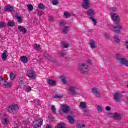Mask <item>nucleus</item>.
Segmentation results:
<instances>
[{"label": "nucleus", "instance_id": "nucleus-1", "mask_svg": "<svg viewBox=\"0 0 128 128\" xmlns=\"http://www.w3.org/2000/svg\"><path fill=\"white\" fill-rule=\"evenodd\" d=\"M78 68L80 72H86L88 71V66L84 63H80Z\"/></svg>", "mask_w": 128, "mask_h": 128}, {"label": "nucleus", "instance_id": "nucleus-2", "mask_svg": "<svg viewBox=\"0 0 128 128\" xmlns=\"http://www.w3.org/2000/svg\"><path fill=\"white\" fill-rule=\"evenodd\" d=\"M116 58L120 64L128 67V61L126 60V58H120V54H116Z\"/></svg>", "mask_w": 128, "mask_h": 128}, {"label": "nucleus", "instance_id": "nucleus-3", "mask_svg": "<svg viewBox=\"0 0 128 128\" xmlns=\"http://www.w3.org/2000/svg\"><path fill=\"white\" fill-rule=\"evenodd\" d=\"M8 110L10 114H14L18 110V106L16 104H13L8 108Z\"/></svg>", "mask_w": 128, "mask_h": 128}, {"label": "nucleus", "instance_id": "nucleus-4", "mask_svg": "<svg viewBox=\"0 0 128 128\" xmlns=\"http://www.w3.org/2000/svg\"><path fill=\"white\" fill-rule=\"evenodd\" d=\"M42 118H38L32 123V126L34 128H40L42 124Z\"/></svg>", "mask_w": 128, "mask_h": 128}, {"label": "nucleus", "instance_id": "nucleus-5", "mask_svg": "<svg viewBox=\"0 0 128 128\" xmlns=\"http://www.w3.org/2000/svg\"><path fill=\"white\" fill-rule=\"evenodd\" d=\"M76 87L74 86H70L68 89V94L69 96H76L78 94L76 93Z\"/></svg>", "mask_w": 128, "mask_h": 128}, {"label": "nucleus", "instance_id": "nucleus-6", "mask_svg": "<svg viewBox=\"0 0 128 128\" xmlns=\"http://www.w3.org/2000/svg\"><path fill=\"white\" fill-rule=\"evenodd\" d=\"M122 94L120 92H116L114 94V100L116 102H122Z\"/></svg>", "mask_w": 128, "mask_h": 128}, {"label": "nucleus", "instance_id": "nucleus-7", "mask_svg": "<svg viewBox=\"0 0 128 128\" xmlns=\"http://www.w3.org/2000/svg\"><path fill=\"white\" fill-rule=\"evenodd\" d=\"M114 32L116 34H120V31L122 30V26L120 23V22H117L116 26H113Z\"/></svg>", "mask_w": 128, "mask_h": 128}, {"label": "nucleus", "instance_id": "nucleus-8", "mask_svg": "<svg viewBox=\"0 0 128 128\" xmlns=\"http://www.w3.org/2000/svg\"><path fill=\"white\" fill-rule=\"evenodd\" d=\"M110 114L112 115V118L115 120H120L122 119V115L118 112H114V113H109Z\"/></svg>", "mask_w": 128, "mask_h": 128}, {"label": "nucleus", "instance_id": "nucleus-9", "mask_svg": "<svg viewBox=\"0 0 128 128\" xmlns=\"http://www.w3.org/2000/svg\"><path fill=\"white\" fill-rule=\"evenodd\" d=\"M4 10L5 12H14V6H12L10 4H8L4 6Z\"/></svg>", "mask_w": 128, "mask_h": 128}, {"label": "nucleus", "instance_id": "nucleus-10", "mask_svg": "<svg viewBox=\"0 0 128 128\" xmlns=\"http://www.w3.org/2000/svg\"><path fill=\"white\" fill-rule=\"evenodd\" d=\"M82 6L85 10H88L90 8V0H84V3L82 4Z\"/></svg>", "mask_w": 128, "mask_h": 128}, {"label": "nucleus", "instance_id": "nucleus-11", "mask_svg": "<svg viewBox=\"0 0 128 128\" xmlns=\"http://www.w3.org/2000/svg\"><path fill=\"white\" fill-rule=\"evenodd\" d=\"M112 20L114 22H120V16L116 14L113 13L112 16Z\"/></svg>", "mask_w": 128, "mask_h": 128}, {"label": "nucleus", "instance_id": "nucleus-12", "mask_svg": "<svg viewBox=\"0 0 128 128\" xmlns=\"http://www.w3.org/2000/svg\"><path fill=\"white\" fill-rule=\"evenodd\" d=\"M92 92L93 94H95L96 98H100V92L98 90V88H92Z\"/></svg>", "mask_w": 128, "mask_h": 128}, {"label": "nucleus", "instance_id": "nucleus-13", "mask_svg": "<svg viewBox=\"0 0 128 128\" xmlns=\"http://www.w3.org/2000/svg\"><path fill=\"white\" fill-rule=\"evenodd\" d=\"M43 56L45 58H46V60H49V62H54V59L52 58H50V54L48 53H44L43 54Z\"/></svg>", "mask_w": 128, "mask_h": 128}, {"label": "nucleus", "instance_id": "nucleus-14", "mask_svg": "<svg viewBox=\"0 0 128 128\" xmlns=\"http://www.w3.org/2000/svg\"><path fill=\"white\" fill-rule=\"evenodd\" d=\"M90 45V46L91 48L94 49L96 48V41L94 40H91L89 42Z\"/></svg>", "mask_w": 128, "mask_h": 128}, {"label": "nucleus", "instance_id": "nucleus-15", "mask_svg": "<svg viewBox=\"0 0 128 128\" xmlns=\"http://www.w3.org/2000/svg\"><path fill=\"white\" fill-rule=\"evenodd\" d=\"M28 78H31L32 80H34V78H35V77H34V70L30 71V72L28 74Z\"/></svg>", "mask_w": 128, "mask_h": 128}, {"label": "nucleus", "instance_id": "nucleus-16", "mask_svg": "<svg viewBox=\"0 0 128 128\" xmlns=\"http://www.w3.org/2000/svg\"><path fill=\"white\" fill-rule=\"evenodd\" d=\"M18 30L20 32H22L24 34H26V29L22 26H18Z\"/></svg>", "mask_w": 128, "mask_h": 128}, {"label": "nucleus", "instance_id": "nucleus-17", "mask_svg": "<svg viewBox=\"0 0 128 128\" xmlns=\"http://www.w3.org/2000/svg\"><path fill=\"white\" fill-rule=\"evenodd\" d=\"M70 113V107L66 104H64V114Z\"/></svg>", "mask_w": 128, "mask_h": 128}, {"label": "nucleus", "instance_id": "nucleus-18", "mask_svg": "<svg viewBox=\"0 0 128 128\" xmlns=\"http://www.w3.org/2000/svg\"><path fill=\"white\" fill-rule=\"evenodd\" d=\"M67 118L68 120H69V122H70V124H74V117H72V116H67Z\"/></svg>", "mask_w": 128, "mask_h": 128}, {"label": "nucleus", "instance_id": "nucleus-19", "mask_svg": "<svg viewBox=\"0 0 128 128\" xmlns=\"http://www.w3.org/2000/svg\"><path fill=\"white\" fill-rule=\"evenodd\" d=\"M62 112H63L64 114V104L60 105V109L59 110V114H61V116L62 115Z\"/></svg>", "mask_w": 128, "mask_h": 128}, {"label": "nucleus", "instance_id": "nucleus-20", "mask_svg": "<svg viewBox=\"0 0 128 128\" xmlns=\"http://www.w3.org/2000/svg\"><path fill=\"white\" fill-rule=\"evenodd\" d=\"M48 83L50 86H56V82L52 79L48 80Z\"/></svg>", "mask_w": 128, "mask_h": 128}, {"label": "nucleus", "instance_id": "nucleus-21", "mask_svg": "<svg viewBox=\"0 0 128 128\" xmlns=\"http://www.w3.org/2000/svg\"><path fill=\"white\" fill-rule=\"evenodd\" d=\"M94 12V9H89L87 12V14L90 16H92Z\"/></svg>", "mask_w": 128, "mask_h": 128}, {"label": "nucleus", "instance_id": "nucleus-22", "mask_svg": "<svg viewBox=\"0 0 128 128\" xmlns=\"http://www.w3.org/2000/svg\"><path fill=\"white\" fill-rule=\"evenodd\" d=\"M20 60L22 62H24V64H26L28 62V57L26 56H22L20 57Z\"/></svg>", "mask_w": 128, "mask_h": 128}, {"label": "nucleus", "instance_id": "nucleus-23", "mask_svg": "<svg viewBox=\"0 0 128 128\" xmlns=\"http://www.w3.org/2000/svg\"><path fill=\"white\" fill-rule=\"evenodd\" d=\"M76 126L77 128H84L86 127V124L80 122H77L76 124Z\"/></svg>", "mask_w": 128, "mask_h": 128}, {"label": "nucleus", "instance_id": "nucleus-24", "mask_svg": "<svg viewBox=\"0 0 128 128\" xmlns=\"http://www.w3.org/2000/svg\"><path fill=\"white\" fill-rule=\"evenodd\" d=\"M15 18L18 19V24H22V17L18 16V14L15 15Z\"/></svg>", "mask_w": 128, "mask_h": 128}, {"label": "nucleus", "instance_id": "nucleus-25", "mask_svg": "<svg viewBox=\"0 0 128 128\" xmlns=\"http://www.w3.org/2000/svg\"><path fill=\"white\" fill-rule=\"evenodd\" d=\"M80 106L81 108H86V102H80Z\"/></svg>", "mask_w": 128, "mask_h": 128}, {"label": "nucleus", "instance_id": "nucleus-26", "mask_svg": "<svg viewBox=\"0 0 128 128\" xmlns=\"http://www.w3.org/2000/svg\"><path fill=\"white\" fill-rule=\"evenodd\" d=\"M90 20H91L93 22L94 26H96V24H98V21L93 16H90Z\"/></svg>", "mask_w": 128, "mask_h": 128}, {"label": "nucleus", "instance_id": "nucleus-27", "mask_svg": "<svg viewBox=\"0 0 128 128\" xmlns=\"http://www.w3.org/2000/svg\"><path fill=\"white\" fill-rule=\"evenodd\" d=\"M6 81L4 78H2V77H0V86H4V84Z\"/></svg>", "mask_w": 128, "mask_h": 128}, {"label": "nucleus", "instance_id": "nucleus-28", "mask_svg": "<svg viewBox=\"0 0 128 128\" xmlns=\"http://www.w3.org/2000/svg\"><path fill=\"white\" fill-rule=\"evenodd\" d=\"M8 26H14V20H10L8 22Z\"/></svg>", "mask_w": 128, "mask_h": 128}, {"label": "nucleus", "instance_id": "nucleus-29", "mask_svg": "<svg viewBox=\"0 0 128 128\" xmlns=\"http://www.w3.org/2000/svg\"><path fill=\"white\" fill-rule=\"evenodd\" d=\"M27 6L28 12H32L34 10V6L32 4H28Z\"/></svg>", "mask_w": 128, "mask_h": 128}, {"label": "nucleus", "instance_id": "nucleus-30", "mask_svg": "<svg viewBox=\"0 0 128 128\" xmlns=\"http://www.w3.org/2000/svg\"><path fill=\"white\" fill-rule=\"evenodd\" d=\"M70 16H72V14H70V12H64V18H70Z\"/></svg>", "mask_w": 128, "mask_h": 128}, {"label": "nucleus", "instance_id": "nucleus-31", "mask_svg": "<svg viewBox=\"0 0 128 128\" xmlns=\"http://www.w3.org/2000/svg\"><path fill=\"white\" fill-rule=\"evenodd\" d=\"M3 86L4 88H10L12 86V84L11 83H8L6 82H4V84H3Z\"/></svg>", "mask_w": 128, "mask_h": 128}, {"label": "nucleus", "instance_id": "nucleus-32", "mask_svg": "<svg viewBox=\"0 0 128 128\" xmlns=\"http://www.w3.org/2000/svg\"><path fill=\"white\" fill-rule=\"evenodd\" d=\"M114 42L116 43H118L120 42V38L116 35L114 36Z\"/></svg>", "mask_w": 128, "mask_h": 128}, {"label": "nucleus", "instance_id": "nucleus-33", "mask_svg": "<svg viewBox=\"0 0 128 128\" xmlns=\"http://www.w3.org/2000/svg\"><path fill=\"white\" fill-rule=\"evenodd\" d=\"M51 110L53 112V114H55L56 112V106L54 105H52L51 106Z\"/></svg>", "mask_w": 128, "mask_h": 128}, {"label": "nucleus", "instance_id": "nucleus-34", "mask_svg": "<svg viewBox=\"0 0 128 128\" xmlns=\"http://www.w3.org/2000/svg\"><path fill=\"white\" fill-rule=\"evenodd\" d=\"M38 8H40V10H44L46 8V6L44 5V4L40 3L38 6Z\"/></svg>", "mask_w": 128, "mask_h": 128}, {"label": "nucleus", "instance_id": "nucleus-35", "mask_svg": "<svg viewBox=\"0 0 128 128\" xmlns=\"http://www.w3.org/2000/svg\"><path fill=\"white\" fill-rule=\"evenodd\" d=\"M70 78L68 76L64 77V84H70Z\"/></svg>", "mask_w": 128, "mask_h": 128}, {"label": "nucleus", "instance_id": "nucleus-36", "mask_svg": "<svg viewBox=\"0 0 128 128\" xmlns=\"http://www.w3.org/2000/svg\"><path fill=\"white\" fill-rule=\"evenodd\" d=\"M10 78L11 80H14V78H16V76H14V74L13 72H11L10 74Z\"/></svg>", "mask_w": 128, "mask_h": 128}, {"label": "nucleus", "instance_id": "nucleus-37", "mask_svg": "<svg viewBox=\"0 0 128 128\" xmlns=\"http://www.w3.org/2000/svg\"><path fill=\"white\" fill-rule=\"evenodd\" d=\"M40 48V46L38 44H36L34 45V50H39Z\"/></svg>", "mask_w": 128, "mask_h": 128}, {"label": "nucleus", "instance_id": "nucleus-38", "mask_svg": "<svg viewBox=\"0 0 128 128\" xmlns=\"http://www.w3.org/2000/svg\"><path fill=\"white\" fill-rule=\"evenodd\" d=\"M2 60H6V58H8L6 56V52H3L2 54Z\"/></svg>", "mask_w": 128, "mask_h": 128}, {"label": "nucleus", "instance_id": "nucleus-39", "mask_svg": "<svg viewBox=\"0 0 128 128\" xmlns=\"http://www.w3.org/2000/svg\"><path fill=\"white\" fill-rule=\"evenodd\" d=\"M58 56L59 58H64V52H60L58 54Z\"/></svg>", "mask_w": 128, "mask_h": 128}, {"label": "nucleus", "instance_id": "nucleus-40", "mask_svg": "<svg viewBox=\"0 0 128 128\" xmlns=\"http://www.w3.org/2000/svg\"><path fill=\"white\" fill-rule=\"evenodd\" d=\"M34 103L36 104H37V106H40V104H42V102L38 99H37L35 100Z\"/></svg>", "mask_w": 128, "mask_h": 128}, {"label": "nucleus", "instance_id": "nucleus-41", "mask_svg": "<svg viewBox=\"0 0 128 128\" xmlns=\"http://www.w3.org/2000/svg\"><path fill=\"white\" fill-rule=\"evenodd\" d=\"M70 48V44L68 42H64V48Z\"/></svg>", "mask_w": 128, "mask_h": 128}, {"label": "nucleus", "instance_id": "nucleus-42", "mask_svg": "<svg viewBox=\"0 0 128 128\" xmlns=\"http://www.w3.org/2000/svg\"><path fill=\"white\" fill-rule=\"evenodd\" d=\"M6 24L4 22H0V28H6Z\"/></svg>", "mask_w": 128, "mask_h": 128}, {"label": "nucleus", "instance_id": "nucleus-43", "mask_svg": "<svg viewBox=\"0 0 128 128\" xmlns=\"http://www.w3.org/2000/svg\"><path fill=\"white\" fill-rule=\"evenodd\" d=\"M70 30V29L68 28V27L67 26H64V34H66L68 33V32Z\"/></svg>", "mask_w": 128, "mask_h": 128}, {"label": "nucleus", "instance_id": "nucleus-44", "mask_svg": "<svg viewBox=\"0 0 128 128\" xmlns=\"http://www.w3.org/2000/svg\"><path fill=\"white\" fill-rule=\"evenodd\" d=\"M110 12H118V8L116 7H112L110 9Z\"/></svg>", "mask_w": 128, "mask_h": 128}, {"label": "nucleus", "instance_id": "nucleus-45", "mask_svg": "<svg viewBox=\"0 0 128 128\" xmlns=\"http://www.w3.org/2000/svg\"><path fill=\"white\" fill-rule=\"evenodd\" d=\"M97 110L98 112H102L103 109H102V106L98 105L97 106Z\"/></svg>", "mask_w": 128, "mask_h": 128}, {"label": "nucleus", "instance_id": "nucleus-46", "mask_svg": "<svg viewBox=\"0 0 128 128\" xmlns=\"http://www.w3.org/2000/svg\"><path fill=\"white\" fill-rule=\"evenodd\" d=\"M53 98H62V96L58 95V94H56L53 96Z\"/></svg>", "mask_w": 128, "mask_h": 128}, {"label": "nucleus", "instance_id": "nucleus-47", "mask_svg": "<svg viewBox=\"0 0 128 128\" xmlns=\"http://www.w3.org/2000/svg\"><path fill=\"white\" fill-rule=\"evenodd\" d=\"M24 90L26 92H30V90H32V87H30V86L27 87V88H25Z\"/></svg>", "mask_w": 128, "mask_h": 128}, {"label": "nucleus", "instance_id": "nucleus-48", "mask_svg": "<svg viewBox=\"0 0 128 128\" xmlns=\"http://www.w3.org/2000/svg\"><path fill=\"white\" fill-rule=\"evenodd\" d=\"M52 4L54 6H56L58 4V0H52Z\"/></svg>", "mask_w": 128, "mask_h": 128}, {"label": "nucleus", "instance_id": "nucleus-49", "mask_svg": "<svg viewBox=\"0 0 128 128\" xmlns=\"http://www.w3.org/2000/svg\"><path fill=\"white\" fill-rule=\"evenodd\" d=\"M64 123H61L58 124L57 128H64Z\"/></svg>", "mask_w": 128, "mask_h": 128}, {"label": "nucleus", "instance_id": "nucleus-50", "mask_svg": "<svg viewBox=\"0 0 128 128\" xmlns=\"http://www.w3.org/2000/svg\"><path fill=\"white\" fill-rule=\"evenodd\" d=\"M2 124H8V120L6 118L2 119Z\"/></svg>", "mask_w": 128, "mask_h": 128}, {"label": "nucleus", "instance_id": "nucleus-51", "mask_svg": "<svg viewBox=\"0 0 128 128\" xmlns=\"http://www.w3.org/2000/svg\"><path fill=\"white\" fill-rule=\"evenodd\" d=\"M48 118L52 122L54 120V116H52V115H49L48 116Z\"/></svg>", "mask_w": 128, "mask_h": 128}, {"label": "nucleus", "instance_id": "nucleus-52", "mask_svg": "<svg viewBox=\"0 0 128 128\" xmlns=\"http://www.w3.org/2000/svg\"><path fill=\"white\" fill-rule=\"evenodd\" d=\"M60 79L61 80V82H63V84H64V76H60Z\"/></svg>", "mask_w": 128, "mask_h": 128}, {"label": "nucleus", "instance_id": "nucleus-53", "mask_svg": "<svg viewBox=\"0 0 128 128\" xmlns=\"http://www.w3.org/2000/svg\"><path fill=\"white\" fill-rule=\"evenodd\" d=\"M82 111L85 112L86 114H90V111L86 109V108H84L82 110Z\"/></svg>", "mask_w": 128, "mask_h": 128}, {"label": "nucleus", "instance_id": "nucleus-54", "mask_svg": "<svg viewBox=\"0 0 128 128\" xmlns=\"http://www.w3.org/2000/svg\"><path fill=\"white\" fill-rule=\"evenodd\" d=\"M38 16H42L44 14V12L42 11H38Z\"/></svg>", "mask_w": 128, "mask_h": 128}, {"label": "nucleus", "instance_id": "nucleus-55", "mask_svg": "<svg viewBox=\"0 0 128 128\" xmlns=\"http://www.w3.org/2000/svg\"><path fill=\"white\" fill-rule=\"evenodd\" d=\"M24 82H26L24 81V79H22V80H19V84H24Z\"/></svg>", "mask_w": 128, "mask_h": 128}, {"label": "nucleus", "instance_id": "nucleus-56", "mask_svg": "<svg viewBox=\"0 0 128 128\" xmlns=\"http://www.w3.org/2000/svg\"><path fill=\"white\" fill-rule=\"evenodd\" d=\"M104 36L107 40H110V36H108V33H104Z\"/></svg>", "mask_w": 128, "mask_h": 128}, {"label": "nucleus", "instance_id": "nucleus-57", "mask_svg": "<svg viewBox=\"0 0 128 128\" xmlns=\"http://www.w3.org/2000/svg\"><path fill=\"white\" fill-rule=\"evenodd\" d=\"M48 20H50V22H54V17L52 16H48Z\"/></svg>", "mask_w": 128, "mask_h": 128}, {"label": "nucleus", "instance_id": "nucleus-58", "mask_svg": "<svg viewBox=\"0 0 128 128\" xmlns=\"http://www.w3.org/2000/svg\"><path fill=\"white\" fill-rule=\"evenodd\" d=\"M61 48H64V40L61 42Z\"/></svg>", "mask_w": 128, "mask_h": 128}, {"label": "nucleus", "instance_id": "nucleus-59", "mask_svg": "<svg viewBox=\"0 0 128 128\" xmlns=\"http://www.w3.org/2000/svg\"><path fill=\"white\" fill-rule=\"evenodd\" d=\"M60 24L62 26H64V21H60Z\"/></svg>", "mask_w": 128, "mask_h": 128}, {"label": "nucleus", "instance_id": "nucleus-60", "mask_svg": "<svg viewBox=\"0 0 128 128\" xmlns=\"http://www.w3.org/2000/svg\"><path fill=\"white\" fill-rule=\"evenodd\" d=\"M110 109L111 108L110 106H106V110L110 111Z\"/></svg>", "mask_w": 128, "mask_h": 128}, {"label": "nucleus", "instance_id": "nucleus-61", "mask_svg": "<svg viewBox=\"0 0 128 128\" xmlns=\"http://www.w3.org/2000/svg\"><path fill=\"white\" fill-rule=\"evenodd\" d=\"M62 34H64V27L63 28L62 30Z\"/></svg>", "mask_w": 128, "mask_h": 128}, {"label": "nucleus", "instance_id": "nucleus-62", "mask_svg": "<svg viewBox=\"0 0 128 128\" xmlns=\"http://www.w3.org/2000/svg\"><path fill=\"white\" fill-rule=\"evenodd\" d=\"M88 64H92V61L91 60H88L87 62Z\"/></svg>", "mask_w": 128, "mask_h": 128}, {"label": "nucleus", "instance_id": "nucleus-63", "mask_svg": "<svg viewBox=\"0 0 128 128\" xmlns=\"http://www.w3.org/2000/svg\"><path fill=\"white\" fill-rule=\"evenodd\" d=\"M18 88H20V86H17L16 87V90H18Z\"/></svg>", "mask_w": 128, "mask_h": 128}, {"label": "nucleus", "instance_id": "nucleus-64", "mask_svg": "<svg viewBox=\"0 0 128 128\" xmlns=\"http://www.w3.org/2000/svg\"><path fill=\"white\" fill-rule=\"evenodd\" d=\"M4 52H5V54H6V50H4Z\"/></svg>", "mask_w": 128, "mask_h": 128}]
</instances>
